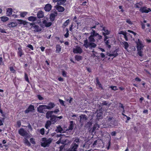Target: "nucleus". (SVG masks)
<instances>
[{
    "label": "nucleus",
    "instance_id": "55",
    "mask_svg": "<svg viewBox=\"0 0 151 151\" xmlns=\"http://www.w3.org/2000/svg\"><path fill=\"white\" fill-rule=\"evenodd\" d=\"M0 32L2 33H6V32L5 31L4 29L0 28Z\"/></svg>",
    "mask_w": 151,
    "mask_h": 151
},
{
    "label": "nucleus",
    "instance_id": "35",
    "mask_svg": "<svg viewBox=\"0 0 151 151\" xmlns=\"http://www.w3.org/2000/svg\"><path fill=\"white\" fill-rule=\"evenodd\" d=\"M1 21L3 22H6L9 19V18L5 16L1 17Z\"/></svg>",
    "mask_w": 151,
    "mask_h": 151
},
{
    "label": "nucleus",
    "instance_id": "15",
    "mask_svg": "<svg viewBox=\"0 0 151 151\" xmlns=\"http://www.w3.org/2000/svg\"><path fill=\"white\" fill-rule=\"evenodd\" d=\"M13 10L11 8H8L6 9V14L7 16H11Z\"/></svg>",
    "mask_w": 151,
    "mask_h": 151
},
{
    "label": "nucleus",
    "instance_id": "28",
    "mask_svg": "<svg viewBox=\"0 0 151 151\" xmlns=\"http://www.w3.org/2000/svg\"><path fill=\"white\" fill-rule=\"evenodd\" d=\"M57 13H52L50 15V19L52 21H53L54 20L55 17L57 16Z\"/></svg>",
    "mask_w": 151,
    "mask_h": 151
},
{
    "label": "nucleus",
    "instance_id": "2",
    "mask_svg": "<svg viewBox=\"0 0 151 151\" xmlns=\"http://www.w3.org/2000/svg\"><path fill=\"white\" fill-rule=\"evenodd\" d=\"M51 142V140L50 139H47L43 138L42 139L41 142V145L45 147L48 145Z\"/></svg>",
    "mask_w": 151,
    "mask_h": 151
},
{
    "label": "nucleus",
    "instance_id": "42",
    "mask_svg": "<svg viewBox=\"0 0 151 151\" xmlns=\"http://www.w3.org/2000/svg\"><path fill=\"white\" fill-rule=\"evenodd\" d=\"M75 57L76 59L78 61H79L81 59V57L80 56L76 55Z\"/></svg>",
    "mask_w": 151,
    "mask_h": 151
},
{
    "label": "nucleus",
    "instance_id": "58",
    "mask_svg": "<svg viewBox=\"0 0 151 151\" xmlns=\"http://www.w3.org/2000/svg\"><path fill=\"white\" fill-rule=\"evenodd\" d=\"M38 99L40 100H42L43 99V98L40 95H37Z\"/></svg>",
    "mask_w": 151,
    "mask_h": 151
},
{
    "label": "nucleus",
    "instance_id": "43",
    "mask_svg": "<svg viewBox=\"0 0 151 151\" xmlns=\"http://www.w3.org/2000/svg\"><path fill=\"white\" fill-rule=\"evenodd\" d=\"M126 22L127 23H128L130 25H131L132 24V22L129 19H127L126 20Z\"/></svg>",
    "mask_w": 151,
    "mask_h": 151
},
{
    "label": "nucleus",
    "instance_id": "52",
    "mask_svg": "<svg viewBox=\"0 0 151 151\" xmlns=\"http://www.w3.org/2000/svg\"><path fill=\"white\" fill-rule=\"evenodd\" d=\"M66 30H67V32L66 33L65 35H64V36L65 37H66V38H67L68 37V35H69V33H68V29H66Z\"/></svg>",
    "mask_w": 151,
    "mask_h": 151
},
{
    "label": "nucleus",
    "instance_id": "54",
    "mask_svg": "<svg viewBox=\"0 0 151 151\" xmlns=\"http://www.w3.org/2000/svg\"><path fill=\"white\" fill-rule=\"evenodd\" d=\"M67 73L65 71H62V75L64 77H66L67 76Z\"/></svg>",
    "mask_w": 151,
    "mask_h": 151
},
{
    "label": "nucleus",
    "instance_id": "12",
    "mask_svg": "<svg viewBox=\"0 0 151 151\" xmlns=\"http://www.w3.org/2000/svg\"><path fill=\"white\" fill-rule=\"evenodd\" d=\"M34 107L32 105H30L27 109L25 111V113H27L29 112L33 111L34 110Z\"/></svg>",
    "mask_w": 151,
    "mask_h": 151
},
{
    "label": "nucleus",
    "instance_id": "27",
    "mask_svg": "<svg viewBox=\"0 0 151 151\" xmlns=\"http://www.w3.org/2000/svg\"><path fill=\"white\" fill-rule=\"evenodd\" d=\"M37 19L36 17H34L33 16H31L29 17L28 18V20L31 22H34Z\"/></svg>",
    "mask_w": 151,
    "mask_h": 151
},
{
    "label": "nucleus",
    "instance_id": "31",
    "mask_svg": "<svg viewBox=\"0 0 151 151\" xmlns=\"http://www.w3.org/2000/svg\"><path fill=\"white\" fill-rule=\"evenodd\" d=\"M37 17L38 18H42L44 16L43 13L42 11H39L37 13Z\"/></svg>",
    "mask_w": 151,
    "mask_h": 151
},
{
    "label": "nucleus",
    "instance_id": "63",
    "mask_svg": "<svg viewBox=\"0 0 151 151\" xmlns=\"http://www.w3.org/2000/svg\"><path fill=\"white\" fill-rule=\"evenodd\" d=\"M116 134V133L115 132H112L111 133V134L112 136H115Z\"/></svg>",
    "mask_w": 151,
    "mask_h": 151
},
{
    "label": "nucleus",
    "instance_id": "6",
    "mask_svg": "<svg viewBox=\"0 0 151 151\" xmlns=\"http://www.w3.org/2000/svg\"><path fill=\"white\" fill-rule=\"evenodd\" d=\"M45 109H47L46 105H40L37 108L38 111L40 113H43Z\"/></svg>",
    "mask_w": 151,
    "mask_h": 151
},
{
    "label": "nucleus",
    "instance_id": "64",
    "mask_svg": "<svg viewBox=\"0 0 151 151\" xmlns=\"http://www.w3.org/2000/svg\"><path fill=\"white\" fill-rule=\"evenodd\" d=\"M100 55L101 57L102 58H104L105 57L104 54L103 53H101Z\"/></svg>",
    "mask_w": 151,
    "mask_h": 151
},
{
    "label": "nucleus",
    "instance_id": "59",
    "mask_svg": "<svg viewBox=\"0 0 151 151\" xmlns=\"http://www.w3.org/2000/svg\"><path fill=\"white\" fill-rule=\"evenodd\" d=\"M17 124L19 127H20L21 125V123L20 121H18L17 122Z\"/></svg>",
    "mask_w": 151,
    "mask_h": 151
},
{
    "label": "nucleus",
    "instance_id": "29",
    "mask_svg": "<svg viewBox=\"0 0 151 151\" xmlns=\"http://www.w3.org/2000/svg\"><path fill=\"white\" fill-rule=\"evenodd\" d=\"M123 45L124 46V49L127 51H128L127 48L129 47V44L128 43L125 41H124L122 42Z\"/></svg>",
    "mask_w": 151,
    "mask_h": 151
},
{
    "label": "nucleus",
    "instance_id": "50",
    "mask_svg": "<svg viewBox=\"0 0 151 151\" xmlns=\"http://www.w3.org/2000/svg\"><path fill=\"white\" fill-rule=\"evenodd\" d=\"M110 88L113 90L116 91L117 90V87L116 86H111L110 87Z\"/></svg>",
    "mask_w": 151,
    "mask_h": 151
},
{
    "label": "nucleus",
    "instance_id": "41",
    "mask_svg": "<svg viewBox=\"0 0 151 151\" xmlns=\"http://www.w3.org/2000/svg\"><path fill=\"white\" fill-rule=\"evenodd\" d=\"M27 138H25L24 141V143L28 146H29L30 145V143L29 141L26 139Z\"/></svg>",
    "mask_w": 151,
    "mask_h": 151
},
{
    "label": "nucleus",
    "instance_id": "3",
    "mask_svg": "<svg viewBox=\"0 0 151 151\" xmlns=\"http://www.w3.org/2000/svg\"><path fill=\"white\" fill-rule=\"evenodd\" d=\"M19 133L21 136L24 137V138H29V135L27 132L23 128L20 129L19 131Z\"/></svg>",
    "mask_w": 151,
    "mask_h": 151
},
{
    "label": "nucleus",
    "instance_id": "23",
    "mask_svg": "<svg viewBox=\"0 0 151 151\" xmlns=\"http://www.w3.org/2000/svg\"><path fill=\"white\" fill-rule=\"evenodd\" d=\"M43 23L45 24L46 27H49L52 25V23L51 22H48L46 20H44L43 21Z\"/></svg>",
    "mask_w": 151,
    "mask_h": 151
},
{
    "label": "nucleus",
    "instance_id": "13",
    "mask_svg": "<svg viewBox=\"0 0 151 151\" xmlns=\"http://www.w3.org/2000/svg\"><path fill=\"white\" fill-rule=\"evenodd\" d=\"M100 27H102V25H100ZM102 30L104 31L103 32V35H109L110 33V31L107 29L105 27H102Z\"/></svg>",
    "mask_w": 151,
    "mask_h": 151
},
{
    "label": "nucleus",
    "instance_id": "38",
    "mask_svg": "<svg viewBox=\"0 0 151 151\" xmlns=\"http://www.w3.org/2000/svg\"><path fill=\"white\" fill-rule=\"evenodd\" d=\"M20 16L22 17H24L28 13L27 12H20Z\"/></svg>",
    "mask_w": 151,
    "mask_h": 151
},
{
    "label": "nucleus",
    "instance_id": "30",
    "mask_svg": "<svg viewBox=\"0 0 151 151\" xmlns=\"http://www.w3.org/2000/svg\"><path fill=\"white\" fill-rule=\"evenodd\" d=\"M18 23L19 24H23L24 25H25L27 24V22L25 21L21 20H19V19H18Z\"/></svg>",
    "mask_w": 151,
    "mask_h": 151
},
{
    "label": "nucleus",
    "instance_id": "33",
    "mask_svg": "<svg viewBox=\"0 0 151 151\" xmlns=\"http://www.w3.org/2000/svg\"><path fill=\"white\" fill-rule=\"evenodd\" d=\"M96 86L99 88H102V87L101 84L100 83L98 79L97 78L96 79Z\"/></svg>",
    "mask_w": 151,
    "mask_h": 151
},
{
    "label": "nucleus",
    "instance_id": "11",
    "mask_svg": "<svg viewBox=\"0 0 151 151\" xmlns=\"http://www.w3.org/2000/svg\"><path fill=\"white\" fill-rule=\"evenodd\" d=\"M55 131L57 132L60 133H64L66 132L60 126L57 127V129L55 130Z\"/></svg>",
    "mask_w": 151,
    "mask_h": 151
},
{
    "label": "nucleus",
    "instance_id": "60",
    "mask_svg": "<svg viewBox=\"0 0 151 151\" xmlns=\"http://www.w3.org/2000/svg\"><path fill=\"white\" fill-rule=\"evenodd\" d=\"M146 42L148 43H150L151 42V40L150 39H146Z\"/></svg>",
    "mask_w": 151,
    "mask_h": 151
},
{
    "label": "nucleus",
    "instance_id": "49",
    "mask_svg": "<svg viewBox=\"0 0 151 151\" xmlns=\"http://www.w3.org/2000/svg\"><path fill=\"white\" fill-rule=\"evenodd\" d=\"M27 47L29 48H30L32 50H34V48L32 46L30 45L29 44L27 46Z\"/></svg>",
    "mask_w": 151,
    "mask_h": 151
},
{
    "label": "nucleus",
    "instance_id": "20",
    "mask_svg": "<svg viewBox=\"0 0 151 151\" xmlns=\"http://www.w3.org/2000/svg\"><path fill=\"white\" fill-rule=\"evenodd\" d=\"M51 5L49 4H46L44 7L45 10L47 12L49 11L51 9Z\"/></svg>",
    "mask_w": 151,
    "mask_h": 151
},
{
    "label": "nucleus",
    "instance_id": "26",
    "mask_svg": "<svg viewBox=\"0 0 151 151\" xmlns=\"http://www.w3.org/2000/svg\"><path fill=\"white\" fill-rule=\"evenodd\" d=\"M56 9L59 12H62L64 11V7L60 6H57Z\"/></svg>",
    "mask_w": 151,
    "mask_h": 151
},
{
    "label": "nucleus",
    "instance_id": "14",
    "mask_svg": "<svg viewBox=\"0 0 151 151\" xmlns=\"http://www.w3.org/2000/svg\"><path fill=\"white\" fill-rule=\"evenodd\" d=\"M80 122L81 123H83L85 122L87 119L86 116L85 115H82L80 116Z\"/></svg>",
    "mask_w": 151,
    "mask_h": 151
},
{
    "label": "nucleus",
    "instance_id": "8",
    "mask_svg": "<svg viewBox=\"0 0 151 151\" xmlns=\"http://www.w3.org/2000/svg\"><path fill=\"white\" fill-rule=\"evenodd\" d=\"M59 136H61V137L60 139L56 142L58 144H59L60 143H61V144H64L65 141V139H63L66 137L65 136V135L64 134H60Z\"/></svg>",
    "mask_w": 151,
    "mask_h": 151
},
{
    "label": "nucleus",
    "instance_id": "62",
    "mask_svg": "<svg viewBox=\"0 0 151 151\" xmlns=\"http://www.w3.org/2000/svg\"><path fill=\"white\" fill-rule=\"evenodd\" d=\"M96 143H97V141L96 140V141H95L94 142H93V147H94L95 146V145H96Z\"/></svg>",
    "mask_w": 151,
    "mask_h": 151
},
{
    "label": "nucleus",
    "instance_id": "9",
    "mask_svg": "<svg viewBox=\"0 0 151 151\" xmlns=\"http://www.w3.org/2000/svg\"><path fill=\"white\" fill-rule=\"evenodd\" d=\"M139 10L142 13H148L151 11L150 8L145 7H141L140 8Z\"/></svg>",
    "mask_w": 151,
    "mask_h": 151
},
{
    "label": "nucleus",
    "instance_id": "25",
    "mask_svg": "<svg viewBox=\"0 0 151 151\" xmlns=\"http://www.w3.org/2000/svg\"><path fill=\"white\" fill-rule=\"evenodd\" d=\"M52 114V111H48L46 113V116L47 119H49L53 115Z\"/></svg>",
    "mask_w": 151,
    "mask_h": 151
},
{
    "label": "nucleus",
    "instance_id": "46",
    "mask_svg": "<svg viewBox=\"0 0 151 151\" xmlns=\"http://www.w3.org/2000/svg\"><path fill=\"white\" fill-rule=\"evenodd\" d=\"M40 133L42 134L43 135L44 134V128H42L40 130Z\"/></svg>",
    "mask_w": 151,
    "mask_h": 151
},
{
    "label": "nucleus",
    "instance_id": "1",
    "mask_svg": "<svg viewBox=\"0 0 151 151\" xmlns=\"http://www.w3.org/2000/svg\"><path fill=\"white\" fill-rule=\"evenodd\" d=\"M95 36L93 30L92 29L91 31V35L89 37L88 40L90 42H88L87 40L86 39L84 41L83 46H84L86 48H92L95 47L96 45L95 43L93 42L95 41L94 38Z\"/></svg>",
    "mask_w": 151,
    "mask_h": 151
},
{
    "label": "nucleus",
    "instance_id": "17",
    "mask_svg": "<svg viewBox=\"0 0 151 151\" xmlns=\"http://www.w3.org/2000/svg\"><path fill=\"white\" fill-rule=\"evenodd\" d=\"M96 113L97 114V118L98 119L102 118V112H101V110H99V111L97 110Z\"/></svg>",
    "mask_w": 151,
    "mask_h": 151
},
{
    "label": "nucleus",
    "instance_id": "4",
    "mask_svg": "<svg viewBox=\"0 0 151 151\" xmlns=\"http://www.w3.org/2000/svg\"><path fill=\"white\" fill-rule=\"evenodd\" d=\"M30 25L31 26V29H34V31L35 32H39L42 30L41 28L38 26L35 25L34 23H30Z\"/></svg>",
    "mask_w": 151,
    "mask_h": 151
},
{
    "label": "nucleus",
    "instance_id": "45",
    "mask_svg": "<svg viewBox=\"0 0 151 151\" xmlns=\"http://www.w3.org/2000/svg\"><path fill=\"white\" fill-rule=\"evenodd\" d=\"M138 50V54L140 56H142V52L141 51V50Z\"/></svg>",
    "mask_w": 151,
    "mask_h": 151
},
{
    "label": "nucleus",
    "instance_id": "61",
    "mask_svg": "<svg viewBox=\"0 0 151 151\" xmlns=\"http://www.w3.org/2000/svg\"><path fill=\"white\" fill-rule=\"evenodd\" d=\"M58 80L61 82H62L63 81V79L61 77L58 78Z\"/></svg>",
    "mask_w": 151,
    "mask_h": 151
},
{
    "label": "nucleus",
    "instance_id": "22",
    "mask_svg": "<svg viewBox=\"0 0 151 151\" xmlns=\"http://www.w3.org/2000/svg\"><path fill=\"white\" fill-rule=\"evenodd\" d=\"M119 34H123L124 35V37L126 41H128V39H127V36H128V33L126 32H124L123 31H120L119 33Z\"/></svg>",
    "mask_w": 151,
    "mask_h": 151
},
{
    "label": "nucleus",
    "instance_id": "56",
    "mask_svg": "<svg viewBox=\"0 0 151 151\" xmlns=\"http://www.w3.org/2000/svg\"><path fill=\"white\" fill-rule=\"evenodd\" d=\"M10 71L12 73H14L15 71V70L12 67H11L10 68Z\"/></svg>",
    "mask_w": 151,
    "mask_h": 151
},
{
    "label": "nucleus",
    "instance_id": "39",
    "mask_svg": "<svg viewBox=\"0 0 151 151\" xmlns=\"http://www.w3.org/2000/svg\"><path fill=\"white\" fill-rule=\"evenodd\" d=\"M50 118V120L52 122H56V119H57V116H56L53 115Z\"/></svg>",
    "mask_w": 151,
    "mask_h": 151
},
{
    "label": "nucleus",
    "instance_id": "48",
    "mask_svg": "<svg viewBox=\"0 0 151 151\" xmlns=\"http://www.w3.org/2000/svg\"><path fill=\"white\" fill-rule=\"evenodd\" d=\"M25 80L27 81L28 82H29L28 78V77L26 73H25Z\"/></svg>",
    "mask_w": 151,
    "mask_h": 151
},
{
    "label": "nucleus",
    "instance_id": "51",
    "mask_svg": "<svg viewBox=\"0 0 151 151\" xmlns=\"http://www.w3.org/2000/svg\"><path fill=\"white\" fill-rule=\"evenodd\" d=\"M59 101L60 103L61 104V105H63V106H64V101H63V100H61L60 99H59Z\"/></svg>",
    "mask_w": 151,
    "mask_h": 151
},
{
    "label": "nucleus",
    "instance_id": "53",
    "mask_svg": "<svg viewBox=\"0 0 151 151\" xmlns=\"http://www.w3.org/2000/svg\"><path fill=\"white\" fill-rule=\"evenodd\" d=\"M30 142L32 144H35V142L34 139L33 138H31L30 139Z\"/></svg>",
    "mask_w": 151,
    "mask_h": 151
},
{
    "label": "nucleus",
    "instance_id": "36",
    "mask_svg": "<svg viewBox=\"0 0 151 151\" xmlns=\"http://www.w3.org/2000/svg\"><path fill=\"white\" fill-rule=\"evenodd\" d=\"M56 52L57 53H59L61 50V48L60 46L59 45H57L56 46Z\"/></svg>",
    "mask_w": 151,
    "mask_h": 151
},
{
    "label": "nucleus",
    "instance_id": "57",
    "mask_svg": "<svg viewBox=\"0 0 151 151\" xmlns=\"http://www.w3.org/2000/svg\"><path fill=\"white\" fill-rule=\"evenodd\" d=\"M107 35H104V41L107 40L109 38V37L108 36H106Z\"/></svg>",
    "mask_w": 151,
    "mask_h": 151
},
{
    "label": "nucleus",
    "instance_id": "24",
    "mask_svg": "<svg viewBox=\"0 0 151 151\" xmlns=\"http://www.w3.org/2000/svg\"><path fill=\"white\" fill-rule=\"evenodd\" d=\"M18 52L17 53L18 55L20 57H21L22 55L24 54L21 48L19 47L18 49Z\"/></svg>",
    "mask_w": 151,
    "mask_h": 151
},
{
    "label": "nucleus",
    "instance_id": "7",
    "mask_svg": "<svg viewBox=\"0 0 151 151\" xmlns=\"http://www.w3.org/2000/svg\"><path fill=\"white\" fill-rule=\"evenodd\" d=\"M136 43L137 45V50H141L144 47L142 42L139 39L137 41Z\"/></svg>",
    "mask_w": 151,
    "mask_h": 151
},
{
    "label": "nucleus",
    "instance_id": "34",
    "mask_svg": "<svg viewBox=\"0 0 151 151\" xmlns=\"http://www.w3.org/2000/svg\"><path fill=\"white\" fill-rule=\"evenodd\" d=\"M94 33V35L95 36V37H96L99 40H100L102 38V36L100 35L99 34L95 32V31L93 30Z\"/></svg>",
    "mask_w": 151,
    "mask_h": 151
},
{
    "label": "nucleus",
    "instance_id": "32",
    "mask_svg": "<svg viewBox=\"0 0 151 151\" xmlns=\"http://www.w3.org/2000/svg\"><path fill=\"white\" fill-rule=\"evenodd\" d=\"M104 41L105 45H106L107 47L108 48H110L111 47L110 40H108L106 41Z\"/></svg>",
    "mask_w": 151,
    "mask_h": 151
},
{
    "label": "nucleus",
    "instance_id": "40",
    "mask_svg": "<svg viewBox=\"0 0 151 151\" xmlns=\"http://www.w3.org/2000/svg\"><path fill=\"white\" fill-rule=\"evenodd\" d=\"M66 2V0H59L57 2L58 5H62L65 3Z\"/></svg>",
    "mask_w": 151,
    "mask_h": 151
},
{
    "label": "nucleus",
    "instance_id": "10",
    "mask_svg": "<svg viewBox=\"0 0 151 151\" xmlns=\"http://www.w3.org/2000/svg\"><path fill=\"white\" fill-rule=\"evenodd\" d=\"M17 25V23L16 22H10L7 25L9 28L14 27H16Z\"/></svg>",
    "mask_w": 151,
    "mask_h": 151
},
{
    "label": "nucleus",
    "instance_id": "18",
    "mask_svg": "<svg viewBox=\"0 0 151 151\" xmlns=\"http://www.w3.org/2000/svg\"><path fill=\"white\" fill-rule=\"evenodd\" d=\"M127 31L128 32H129L130 33H131L132 34H129L128 33V36L127 35V39H128V38L129 37H130L131 38H132V36L133 35H134V36H135L136 35V33L134 32H133V31H131V30H128Z\"/></svg>",
    "mask_w": 151,
    "mask_h": 151
},
{
    "label": "nucleus",
    "instance_id": "16",
    "mask_svg": "<svg viewBox=\"0 0 151 151\" xmlns=\"http://www.w3.org/2000/svg\"><path fill=\"white\" fill-rule=\"evenodd\" d=\"M107 55L109 56H114V57H115L118 55V53H117V51L116 50H115L111 52L108 53Z\"/></svg>",
    "mask_w": 151,
    "mask_h": 151
},
{
    "label": "nucleus",
    "instance_id": "21",
    "mask_svg": "<svg viewBox=\"0 0 151 151\" xmlns=\"http://www.w3.org/2000/svg\"><path fill=\"white\" fill-rule=\"evenodd\" d=\"M74 127L73 122V121H71L70 122V124L69 127L68 129H67L65 130L66 132L68 133V132L69 130H72L73 129Z\"/></svg>",
    "mask_w": 151,
    "mask_h": 151
},
{
    "label": "nucleus",
    "instance_id": "19",
    "mask_svg": "<svg viewBox=\"0 0 151 151\" xmlns=\"http://www.w3.org/2000/svg\"><path fill=\"white\" fill-rule=\"evenodd\" d=\"M55 106L54 103L52 102L50 103L48 105H46V108L47 109H50L53 108Z\"/></svg>",
    "mask_w": 151,
    "mask_h": 151
},
{
    "label": "nucleus",
    "instance_id": "37",
    "mask_svg": "<svg viewBox=\"0 0 151 151\" xmlns=\"http://www.w3.org/2000/svg\"><path fill=\"white\" fill-rule=\"evenodd\" d=\"M51 123L50 121H47L45 124V127L46 129H48L51 124Z\"/></svg>",
    "mask_w": 151,
    "mask_h": 151
},
{
    "label": "nucleus",
    "instance_id": "47",
    "mask_svg": "<svg viewBox=\"0 0 151 151\" xmlns=\"http://www.w3.org/2000/svg\"><path fill=\"white\" fill-rule=\"evenodd\" d=\"M52 114L53 113H54L55 114H57L58 112H59V110L58 109H56L53 111H52Z\"/></svg>",
    "mask_w": 151,
    "mask_h": 151
},
{
    "label": "nucleus",
    "instance_id": "5",
    "mask_svg": "<svg viewBox=\"0 0 151 151\" xmlns=\"http://www.w3.org/2000/svg\"><path fill=\"white\" fill-rule=\"evenodd\" d=\"M83 52V50L79 46H75L73 49V52L74 54H81Z\"/></svg>",
    "mask_w": 151,
    "mask_h": 151
},
{
    "label": "nucleus",
    "instance_id": "44",
    "mask_svg": "<svg viewBox=\"0 0 151 151\" xmlns=\"http://www.w3.org/2000/svg\"><path fill=\"white\" fill-rule=\"evenodd\" d=\"M70 22V20L69 19H67L63 24V25L65 26V27H66V26L68 25V24Z\"/></svg>",
    "mask_w": 151,
    "mask_h": 151
}]
</instances>
